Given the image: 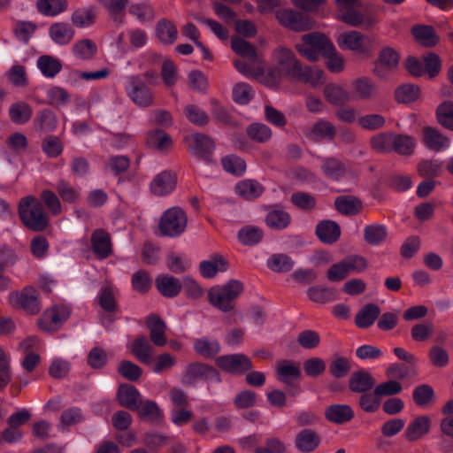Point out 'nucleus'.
<instances>
[{
    "mask_svg": "<svg viewBox=\"0 0 453 453\" xmlns=\"http://www.w3.org/2000/svg\"><path fill=\"white\" fill-rule=\"evenodd\" d=\"M67 7L66 0H37L36 8L44 16H56Z\"/></svg>",
    "mask_w": 453,
    "mask_h": 453,
    "instance_id": "4d7b16f0",
    "label": "nucleus"
},
{
    "mask_svg": "<svg viewBox=\"0 0 453 453\" xmlns=\"http://www.w3.org/2000/svg\"><path fill=\"white\" fill-rule=\"evenodd\" d=\"M324 96L329 104L336 106H342L350 99L349 93L336 84L326 85L324 88Z\"/></svg>",
    "mask_w": 453,
    "mask_h": 453,
    "instance_id": "37998d69",
    "label": "nucleus"
},
{
    "mask_svg": "<svg viewBox=\"0 0 453 453\" xmlns=\"http://www.w3.org/2000/svg\"><path fill=\"white\" fill-rule=\"evenodd\" d=\"M188 217L180 207H172L166 210L160 218L159 231L161 235L177 237L186 229Z\"/></svg>",
    "mask_w": 453,
    "mask_h": 453,
    "instance_id": "39448f33",
    "label": "nucleus"
},
{
    "mask_svg": "<svg viewBox=\"0 0 453 453\" xmlns=\"http://www.w3.org/2000/svg\"><path fill=\"white\" fill-rule=\"evenodd\" d=\"M423 142L429 150L440 151L449 145V140L437 129L432 127H425L423 128Z\"/></svg>",
    "mask_w": 453,
    "mask_h": 453,
    "instance_id": "72a5a7b5",
    "label": "nucleus"
},
{
    "mask_svg": "<svg viewBox=\"0 0 453 453\" xmlns=\"http://www.w3.org/2000/svg\"><path fill=\"white\" fill-rule=\"evenodd\" d=\"M334 46L330 38L323 33L311 32L302 36V42L296 45V50L307 60L317 62L320 56L324 57L334 50Z\"/></svg>",
    "mask_w": 453,
    "mask_h": 453,
    "instance_id": "20e7f679",
    "label": "nucleus"
},
{
    "mask_svg": "<svg viewBox=\"0 0 453 453\" xmlns=\"http://www.w3.org/2000/svg\"><path fill=\"white\" fill-rule=\"evenodd\" d=\"M334 207L342 215H356L362 209V202L357 196H340L334 200Z\"/></svg>",
    "mask_w": 453,
    "mask_h": 453,
    "instance_id": "c9c22d12",
    "label": "nucleus"
},
{
    "mask_svg": "<svg viewBox=\"0 0 453 453\" xmlns=\"http://www.w3.org/2000/svg\"><path fill=\"white\" fill-rule=\"evenodd\" d=\"M265 188L255 180H240L234 187L235 193L245 200H254L259 197Z\"/></svg>",
    "mask_w": 453,
    "mask_h": 453,
    "instance_id": "7c9ffc66",
    "label": "nucleus"
},
{
    "mask_svg": "<svg viewBox=\"0 0 453 453\" xmlns=\"http://www.w3.org/2000/svg\"><path fill=\"white\" fill-rule=\"evenodd\" d=\"M424 65V74L426 73L430 79L439 75L442 67V61L440 56L434 52H427L421 58Z\"/></svg>",
    "mask_w": 453,
    "mask_h": 453,
    "instance_id": "bf43d9fd",
    "label": "nucleus"
},
{
    "mask_svg": "<svg viewBox=\"0 0 453 453\" xmlns=\"http://www.w3.org/2000/svg\"><path fill=\"white\" fill-rule=\"evenodd\" d=\"M18 214L23 225L29 230L43 232L49 226L50 218L44 211L42 202L34 196L20 199Z\"/></svg>",
    "mask_w": 453,
    "mask_h": 453,
    "instance_id": "f03ea898",
    "label": "nucleus"
},
{
    "mask_svg": "<svg viewBox=\"0 0 453 453\" xmlns=\"http://www.w3.org/2000/svg\"><path fill=\"white\" fill-rule=\"evenodd\" d=\"M264 236V233L262 229L253 226H248L242 227L238 232V239L239 241L246 246H252L261 242Z\"/></svg>",
    "mask_w": 453,
    "mask_h": 453,
    "instance_id": "338daca9",
    "label": "nucleus"
},
{
    "mask_svg": "<svg viewBox=\"0 0 453 453\" xmlns=\"http://www.w3.org/2000/svg\"><path fill=\"white\" fill-rule=\"evenodd\" d=\"M75 35L72 26L65 22H56L50 25L49 35L50 39L59 45H66L73 39Z\"/></svg>",
    "mask_w": 453,
    "mask_h": 453,
    "instance_id": "cd10ccee",
    "label": "nucleus"
},
{
    "mask_svg": "<svg viewBox=\"0 0 453 453\" xmlns=\"http://www.w3.org/2000/svg\"><path fill=\"white\" fill-rule=\"evenodd\" d=\"M145 335H138L131 345V353L143 365H151L154 348Z\"/></svg>",
    "mask_w": 453,
    "mask_h": 453,
    "instance_id": "4be33fe9",
    "label": "nucleus"
},
{
    "mask_svg": "<svg viewBox=\"0 0 453 453\" xmlns=\"http://www.w3.org/2000/svg\"><path fill=\"white\" fill-rule=\"evenodd\" d=\"M42 73L48 78L55 77L62 69V63L57 58L42 55L37 60Z\"/></svg>",
    "mask_w": 453,
    "mask_h": 453,
    "instance_id": "603ef678",
    "label": "nucleus"
},
{
    "mask_svg": "<svg viewBox=\"0 0 453 453\" xmlns=\"http://www.w3.org/2000/svg\"><path fill=\"white\" fill-rule=\"evenodd\" d=\"M418 174L424 179L440 177L443 173V161L439 159H422L417 165Z\"/></svg>",
    "mask_w": 453,
    "mask_h": 453,
    "instance_id": "f704fd0d",
    "label": "nucleus"
},
{
    "mask_svg": "<svg viewBox=\"0 0 453 453\" xmlns=\"http://www.w3.org/2000/svg\"><path fill=\"white\" fill-rule=\"evenodd\" d=\"M31 106L23 101L12 104L9 109V117L15 124H25L32 117Z\"/></svg>",
    "mask_w": 453,
    "mask_h": 453,
    "instance_id": "a18cd8bd",
    "label": "nucleus"
},
{
    "mask_svg": "<svg viewBox=\"0 0 453 453\" xmlns=\"http://www.w3.org/2000/svg\"><path fill=\"white\" fill-rule=\"evenodd\" d=\"M146 143L149 147L156 148L162 151L168 150L172 146L173 140L164 130L156 129L148 133Z\"/></svg>",
    "mask_w": 453,
    "mask_h": 453,
    "instance_id": "de8ad7c7",
    "label": "nucleus"
},
{
    "mask_svg": "<svg viewBox=\"0 0 453 453\" xmlns=\"http://www.w3.org/2000/svg\"><path fill=\"white\" fill-rule=\"evenodd\" d=\"M210 102L212 106L211 115L215 121L226 126H238L237 121L231 115L229 111L225 106L221 105L216 98H211Z\"/></svg>",
    "mask_w": 453,
    "mask_h": 453,
    "instance_id": "5fc2aeb1",
    "label": "nucleus"
},
{
    "mask_svg": "<svg viewBox=\"0 0 453 453\" xmlns=\"http://www.w3.org/2000/svg\"><path fill=\"white\" fill-rule=\"evenodd\" d=\"M70 311L65 307H52L45 311L38 319L37 325L45 332H56L59 326L69 318Z\"/></svg>",
    "mask_w": 453,
    "mask_h": 453,
    "instance_id": "2eb2a0df",
    "label": "nucleus"
},
{
    "mask_svg": "<svg viewBox=\"0 0 453 453\" xmlns=\"http://www.w3.org/2000/svg\"><path fill=\"white\" fill-rule=\"evenodd\" d=\"M119 403L130 411L139 409V403H142V397L139 390L133 385L123 383L117 390Z\"/></svg>",
    "mask_w": 453,
    "mask_h": 453,
    "instance_id": "a211bd4d",
    "label": "nucleus"
},
{
    "mask_svg": "<svg viewBox=\"0 0 453 453\" xmlns=\"http://www.w3.org/2000/svg\"><path fill=\"white\" fill-rule=\"evenodd\" d=\"M156 34L159 41L164 44H173L178 36V30L173 21L161 19L156 25Z\"/></svg>",
    "mask_w": 453,
    "mask_h": 453,
    "instance_id": "e433bc0d",
    "label": "nucleus"
},
{
    "mask_svg": "<svg viewBox=\"0 0 453 453\" xmlns=\"http://www.w3.org/2000/svg\"><path fill=\"white\" fill-rule=\"evenodd\" d=\"M146 326L150 331V340L155 346L163 347L166 345L165 331L167 326L157 314H150L147 317Z\"/></svg>",
    "mask_w": 453,
    "mask_h": 453,
    "instance_id": "6ab92c4d",
    "label": "nucleus"
},
{
    "mask_svg": "<svg viewBox=\"0 0 453 453\" xmlns=\"http://www.w3.org/2000/svg\"><path fill=\"white\" fill-rule=\"evenodd\" d=\"M290 214L276 206L269 211L265 216V224L269 228L283 230L291 224Z\"/></svg>",
    "mask_w": 453,
    "mask_h": 453,
    "instance_id": "473e14b6",
    "label": "nucleus"
},
{
    "mask_svg": "<svg viewBox=\"0 0 453 453\" xmlns=\"http://www.w3.org/2000/svg\"><path fill=\"white\" fill-rule=\"evenodd\" d=\"M134 411H137L141 419L148 420L152 423L159 421L163 417L162 411L157 403L151 400H142V403H139V409Z\"/></svg>",
    "mask_w": 453,
    "mask_h": 453,
    "instance_id": "c03bdc74",
    "label": "nucleus"
},
{
    "mask_svg": "<svg viewBox=\"0 0 453 453\" xmlns=\"http://www.w3.org/2000/svg\"><path fill=\"white\" fill-rule=\"evenodd\" d=\"M276 18L279 23L292 31L303 32L315 27L316 22L310 16L292 9L277 11Z\"/></svg>",
    "mask_w": 453,
    "mask_h": 453,
    "instance_id": "1a4fd4ad",
    "label": "nucleus"
},
{
    "mask_svg": "<svg viewBox=\"0 0 453 453\" xmlns=\"http://www.w3.org/2000/svg\"><path fill=\"white\" fill-rule=\"evenodd\" d=\"M294 265V260L287 254H273L267 261V266L276 273L289 272Z\"/></svg>",
    "mask_w": 453,
    "mask_h": 453,
    "instance_id": "680f3d73",
    "label": "nucleus"
},
{
    "mask_svg": "<svg viewBox=\"0 0 453 453\" xmlns=\"http://www.w3.org/2000/svg\"><path fill=\"white\" fill-rule=\"evenodd\" d=\"M215 365L231 375H243L253 369L251 359L243 353L227 354L218 357Z\"/></svg>",
    "mask_w": 453,
    "mask_h": 453,
    "instance_id": "9d476101",
    "label": "nucleus"
},
{
    "mask_svg": "<svg viewBox=\"0 0 453 453\" xmlns=\"http://www.w3.org/2000/svg\"><path fill=\"white\" fill-rule=\"evenodd\" d=\"M73 55L81 60H90L94 58L97 52L96 43L90 39H82L77 41L72 47Z\"/></svg>",
    "mask_w": 453,
    "mask_h": 453,
    "instance_id": "09e8293b",
    "label": "nucleus"
},
{
    "mask_svg": "<svg viewBox=\"0 0 453 453\" xmlns=\"http://www.w3.org/2000/svg\"><path fill=\"white\" fill-rule=\"evenodd\" d=\"M129 86L127 93L134 104L140 107H150L154 103V96L151 89L142 81L139 75H133L128 79Z\"/></svg>",
    "mask_w": 453,
    "mask_h": 453,
    "instance_id": "f8f14e48",
    "label": "nucleus"
},
{
    "mask_svg": "<svg viewBox=\"0 0 453 453\" xmlns=\"http://www.w3.org/2000/svg\"><path fill=\"white\" fill-rule=\"evenodd\" d=\"M277 65L275 70L280 76L291 81L310 83L312 87H319L325 83V72L318 67L303 65L292 50L280 48L276 55Z\"/></svg>",
    "mask_w": 453,
    "mask_h": 453,
    "instance_id": "f257e3e1",
    "label": "nucleus"
},
{
    "mask_svg": "<svg viewBox=\"0 0 453 453\" xmlns=\"http://www.w3.org/2000/svg\"><path fill=\"white\" fill-rule=\"evenodd\" d=\"M96 19V12L93 8H79L75 10L72 16L71 21L77 27H86L93 25Z\"/></svg>",
    "mask_w": 453,
    "mask_h": 453,
    "instance_id": "e2e57ef3",
    "label": "nucleus"
},
{
    "mask_svg": "<svg viewBox=\"0 0 453 453\" xmlns=\"http://www.w3.org/2000/svg\"><path fill=\"white\" fill-rule=\"evenodd\" d=\"M435 399V392L433 387L428 384H420L415 387L412 391V400L418 407L426 408L432 405Z\"/></svg>",
    "mask_w": 453,
    "mask_h": 453,
    "instance_id": "4c0bfd02",
    "label": "nucleus"
},
{
    "mask_svg": "<svg viewBox=\"0 0 453 453\" xmlns=\"http://www.w3.org/2000/svg\"><path fill=\"white\" fill-rule=\"evenodd\" d=\"M400 63V54L390 46L383 47L372 63V73L381 81H386L395 72Z\"/></svg>",
    "mask_w": 453,
    "mask_h": 453,
    "instance_id": "0eeeda50",
    "label": "nucleus"
},
{
    "mask_svg": "<svg viewBox=\"0 0 453 453\" xmlns=\"http://www.w3.org/2000/svg\"><path fill=\"white\" fill-rule=\"evenodd\" d=\"M100 4L108 11L112 20L117 24L123 23L125 9L128 0H98Z\"/></svg>",
    "mask_w": 453,
    "mask_h": 453,
    "instance_id": "13d9d810",
    "label": "nucleus"
},
{
    "mask_svg": "<svg viewBox=\"0 0 453 453\" xmlns=\"http://www.w3.org/2000/svg\"><path fill=\"white\" fill-rule=\"evenodd\" d=\"M34 123L35 128L39 129L41 132L49 133L56 128L58 121L51 110L43 109L38 112Z\"/></svg>",
    "mask_w": 453,
    "mask_h": 453,
    "instance_id": "6e6d98bb",
    "label": "nucleus"
},
{
    "mask_svg": "<svg viewBox=\"0 0 453 453\" xmlns=\"http://www.w3.org/2000/svg\"><path fill=\"white\" fill-rule=\"evenodd\" d=\"M431 418L428 416L415 418L407 426L404 435L407 441H415L430 431Z\"/></svg>",
    "mask_w": 453,
    "mask_h": 453,
    "instance_id": "bb28decb",
    "label": "nucleus"
},
{
    "mask_svg": "<svg viewBox=\"0 0 453 453\" xmlns=\"http://www.w3.org/2000/svg\"><path fill=\"white\" fill-rule=\"evenodd\" d=\"M311 301L318 303H326L336 300V291L333 288L314 286L307 290Z\"/></svg>",
    "mask_w": 453,
    "mask_h": 453,
    "instance_id": "864d4df0",
    "label": "nucleus"
},
{
    "mask_svg": "<svg viewBox=\"0 0 453 453\" xmlns=\"http://www.w3.org/2000/svg\"><path fill=\"white\" fill-rule=\"evenodd\" d=\"M340 19L351 27H364L365 28H370L378 22L377 18L368 11L362 13L355 10V8L344 10L340 16Z\"/></svg>",
    "mask_w": 453,
    "mask_h": 453,
    "instance_id": "dca6fc26",
    "label": "nucleus"
},
{
    "mask_svg": "<svg viewBox=\"0 0 453 453\" xmlns=\"http://www.w3.org/2000/svg\"><path fill=\"white\" fill-rule=\"evenodd\" d=\"M420 87L416 84L407 83L399 86L395 90V98L401 104H411L420 96Z\"/></svg>",
    "mask_w": 453,
    "mask_h": 453,
    "instance_id": "49530a36",
    "label": "nucleus"
},
{
    "mask_svg": "<svg viewBox=\"0 0 453 453\" xmlns=\"http://www.w3.org/2000/svg\"><path fill=\"white\" fill-rule=\"evenodd\" d=\"M231 48L236 54L253 62L257 58V50L254 45L242 37L233 36L231 39Z\"/></svg>",
    "mask_w": 453,
    "mask_h": 453,
    "instance_id": "3c124183",
    "label": "nucleus"
},
{
    "mask_svg": "<svg viewBox=\"0 0 453 453\" xmlns=\"http://www.w3.org/2000/svg\"><path fill=\"white\" fill-rule=\"evenodd\" d=\"M336 42L342 50H352L367 56L371 53L372 44L370 39L358 31L343 32L337 36Z\"/></svg>",
    "mask_w": 453,
    "mask_h": 453,
    "instance_id": "9b49d317",
    "label": "nucleus"
},
{
    "mask_svg": "<svg viewBox=\"0 0 453 453\" xmlns=\"http://www.w3.org/2000/svg\"><path fill=\"white\" fill-rule=\"evenodd\" d=\"M352 87L356 97L361 100H370L376 93V85L367 77L356 79L352 82Z\"/></svg>",
    "mask_w": 453,
    "mask_h": 453,
    "instance_id": "a19ab883",
    "label": "nucleus"
},
{
    "mask_svg": "<svg viewBox=\"0 0 453 453\" xmlns=\"http://www.w3.org/2000/svg\"><path fill=\"white\" fill-rule=\"evenodd\" d=\"M322 170L330 179L339 180L345 173L344 165L335 157L323 158Z\"/></svg>",
    "mask_w": 453,
    "mask_h": 453,
    "instance_id": "774afa93",
    "label": "nucleus"
},
{
    "mask_svg": "<svg viewBox=\"0 0 453 453\" xmlns=\"http://www.w3.org/2000/svg\"><path fill=\"white\" fill-rule=\"evenodd\" d=\"M310 140L318 142L322 140L332 141L336 135L335 127L327 120H319L305 132Z\"/></svg>",
    "mask_w": 453,
    "mask_h": 453,
    "instance_id": "393cba45",
    "label": "nucleus"
},
{
    "mask_svg": "<svg viewBox=\"0 0 453 453\" xmlns=\"http://www.w3.org/2000/svg\"><path fill=\"white\" fill-rule=\"evenodd\" d=\"M91 248L99 259H106L112 254L110 234L102 228L96 229L90 238Z\"/></svg>",
    "mask_w": 453,
    "mask_h": 453,
    "instance_id": "f3484780",
    "label": "nucleus"
},
{
    "mask_svg": "<svg viewBox=\"0 0 453 453\" xmlns=\"http://www.w3.org/2000/svg\"><path fill=\"white\" fill-rule=\"evenodd\" d=\"M436 119L444 128L453 131V102L445 101L438 105Z\"/></svg>",
    "mask_w": 453,
    "mask_h": 453,
    "instance_id": "052dcab7",
    "label": "nucleus"
},
{
    "mask_svg": "<svg viewBox=\"0 0 453 453\" xmlns=\"http://www.w3.org/2000/svg\"><path fill=\"white\" fill-rule=\"evenodd\" d=\"M380 312V308L377 304L367 303L356 314L355 324L359 328H368L379 319Z\"/></svg>",
    "mask_w": 453,
    "mask_h": 453,
    "instance_id": "c756f323",
    "label": "nucleus"
},
{
    "mask_svg": "<svg viewBox=\"0 0 453 453\" xmlns=\"http://www.w3.org/2000/svg\"><path fill=\"white\" fill-rule=\"evenodd\" d=\"M315 234L322 243L334 244L341 237V227L335 221L325 219L318 223Z\"/></svg>",
    "mask_w": 453,
    "mask_h": 453,
    "instance_id": "412c9836",
    "label": "nucleus"
},
{
    "mask_svg": "<svg viewBox=\"0 0 453 453\" xmlns=\"http://www.w3.org/2000/svg\"><path fill=\"white\" fill-rule=\"evenodd\" d=\"M244 286L239 280H230L222 286L211 287L208 291L209 303L222 312L234 311L235 301L243 292Z\"/></svg>",
    "mask_w": 453,
    "mask_h": 453,
    "instance_id": "7ed1b4c3",
    "label": "nucleus"
},
{
    "mask_svg": "<svg viewBox=\"0 0 453 453\" xmlns=\"http://www.w3.org/2000/svg\"><path fill=\"white\" fill-rule=\"evenodd\" d=\"M198 380L221 382L222 380L219 372L209 364L203 362L188 364L181 378L182 384L194 387Z\"/></svg>",
    "mask_w": 453,
    "mask_h": 453,
    "instance_id": "423d86ee",
    "label": "nucleus"
},
{
    "mask_svg": "<svg viewBox=\"0 0 453 453\" xmlns=\"http://www.w3.org/2000/svg\"><path fill=\"white\" fill-rule=\"evenodd\" d=\"M157 291L165 297L174 298L182 289V283L175 277L160 274L155 280Z\"/></svg>",
    "mask_w": 453,
    "mask_h": 453,
    "instance_id": "b1692460",
    "label": "nucleus"
},
{
    "mask_svg": "<svg viewBox=\"0 0 453 453\" xmlns=\"http://www.w3.org/2000/svg\"><path fill=\"white\" fill-rule=\"evenodd\" d=\"M9 301L12 307L21 309L29 315H36L42 309L39 292L31 286H27L20 291L11 292Z\"/></svg>",
    "mask_w": 453,
    "mask_h": 453,
    "instance_id": "6e6552de",
    "label": "nucleus"
},
{
    "mask_svg": "<svg viewBox=\"0 0 453 453\" xmlns=\"http://www.w3.org/2000/svg\"><path fill=\"white\" fill-rule=\"evenodd\" d=\"M177 183V176L170 171L158 173L150 183V190L156 196H165L171 193Z\"/></svg>",
    "mask_w": 453,
    "mask_h": 453,
    "instance_id": "5701e85b",
    "label": "nucleus"
},
{
    "mask_svg": "<svg viewBox=\"0 0 453 453\" xmlns=\"http://www.w3.org/2000/svg\"><path fill=\"white\" fill-rule=\"evenodd\" d=\"M195 351L205 358H211L217 356L221 347L217 340H209L205 337L196 339L194 342Z\"/></svg>",
    "mask_w": 453,
    "mask_h": 453,
    "instance_id": "79ce46f5",
    "label": "nucleus"
},
{
    "mask_svg": "<svg viewBox=\"0 0 453 453\" xmlns=\"http://www.w3.org/2000/svg\"><path fill=\"white\" fill-rule=\"evenodd\" d=\"M185 140L188 142V150L192 155L207 162L211 160L215 144L210 136L201 133H195L186 137Z\"/></svg>",
    "mask_w": 453,
    "mask_h": 453,
    "instance_id": "4468645a",
    "label": "nucleus"
},
{
    "mask_svg": "<svg viewBox=\"0 0 453 453\" xmlns=\"http://www.w3.org/2000/svg\"><path fill=\"white\" fill-rule=\"evenodd\" d=\"M415 142L411 136L405 134H393L392 150L403 156L411 155L414 151Z\"/></svg>",
    "mask_w": 453,
    "mask_h": 453,
    "instance_id": "0e129e2a",
    "label": "nucleus"
},
{
    "mask_svg": "<svg viewBox=\"0 0 453 453\" xmlns=\"http://www.w3.org/2000/svg\"><path fill=\"white\" fill-rule=\"evenodd\" d=\"M376 380L366 370L360 369L353 372L349 379V388L353 393H366L375 386Z\"/></svg>",
    "mask_w": 453,
    "mask_h": 453,
    "instance_id": "aec40b11",
    "label": "nucleus"
},
{
    "mask_svg": "<svg viewBox=\"0 0 453 453\" xmlns=\"http://www.w3.org/2000/svg\"><path fill=\"white\" fill-rule=\"evenodd\" d=\"M226 261L222 256H216L213 260H203L199 265V270L203 277L211 279L216 276L219 271H225Z\"/></svg>",
    "mask_w": 453,
    "mask_h": 453,
    "instance_id": "8fccbe9b",
    "label": "nucleus"
},
{
    "mask_svg": "<svg viewBox=\"0 0 453 453\" xmlns=\"http://www.w3.org/2000/svg\"><path fill=\"white\" fill-rule=\"evenodd\" d=\"M302 372L298 364L290 360L280 362L276 368V378L279 381L285 384L291 395H296L300 389L295 381L301 379Z\"/></svg>",
    "mask_w": 453,
    "mask_h": 453,
    "instance_id": "ddd939ff",
    "label": "nucleus"
},
{
    "mask_svg": "<svg viewBox=\"0 0 453 453\" xmlns=\"http://www.w3.org/2000/svg\"><path fill=\"white\" fill-rule=\"evenodd\" d=\"M385 373L388 378L399 381L404 379L413 378L418 372L415 365L395 363L387 367Z\"/></svg>",
    "mask_w": 453,
    "mask_h": 453,
    "instance_id": "58836bf2",
    "label": "nucleus"
},
{
    "mask_svg": "<svg viewBox=\"0 0 453 453\" xmlns=\"http://www.w3.org/2000/svg\"><path fill=\"white\" fill-rule=\"evenodd\" d=\"M319 434L311 429L300 431L296 437V447L303 453H310L315 450L319 445Z\"/></svg>",
    "mask_w": 453,
    "mask_h": 453,
    "instance_id": "2f4dec72",
    "label": "nucleus"
},
{
    "mask_svg": "<svg viewBox=\"0 0 453 453\" xmlns=\"http://www.w3.org/2000/svg\"><path fill=\"white\" fill-rule=\"evenodd\" d=\"M415 40L426 48H433L440 42V36L432 26L415 25L411 28Z\"/></svg>",
    "mask_w": 453,
    "mask_h": 453,
    "instance_id": "a878e982",
    "label": "nucleus"
},
{
    "mask_svg": "<svg viewBox=\"0 0 453 453\" xmlns=\"http://www.w3.org/2000/svg\"><path fill=\"white\" fill-rule=\"evenodd\" d=\"M326 418L335 424H344L354 418V411L348 404H332L325 410Z\"/></svg>",
    "mask_w": 453,
    "mask_h": 453,
    "instance_id": "c85d7f7f",
    "label": "nucleus"
},
{
    "mask_svg": "<svg viewBox=\"0 0 453 453\" xmlns=\"http://www.w3.org/2000/svg\"><path fill=\"white\" fill-rule=\"evenodd\" d=\"M98 303L100 307L108 313H116L119 311V305L111 286L104 287L98 296Z\"/></svg>",
    "mask_w": 453,
    "mask_h": 453,
    "instance_id": "69168bd1",
    "label": "nucleus"
},
{
    "mask_svg": "<svg viewBox=\"0 0 453 453\" xmlns=\"http://www.w3.org/2000/svg\"><path fill=\"white\" fill-rule=\"evenodd\" d=\"M388 235V228L382 224H371L364 228V240L366 243L372 246L384 242Z\"/></svg>",
    "mask_w": 453,
    "mask_h": 453,
    "instance_id": "ea45409f",
    "label": "nucleus"
}]
</instances>
